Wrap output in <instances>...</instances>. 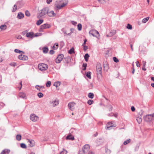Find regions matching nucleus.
Here are the masks:
<instances>
[{"label": "nucleus", "instance_id": "1", "mask_svg": "<svg viewBox=\"0 0 154 154\" xmlns=\"http://www.w3.org/2000/svg\"><path fill=\"white\" fill-rule=\"evenodd\" d=\"M59 104V100L57 98L50 99L48 103L49 105L52 107L58 106Z\"/></svg>", "mask_w": 154, "mask_h": 154}, {"label": "nucleus", "instance_id": "2", "mask_svg": "<svg viewBox=\"0 0 154 154\" xmlns=\"http://www.w3.org/2000/svg\"><path fill=\"white\" fill-rule=\"evenodd\" d=\"M96 69L97 77L100 79L102 76V66L101 64L98 63L96 65Z\"/></svg>", "mask_w": 154, "mask_h": 154}, {"label": "nucleus", "instance_id": "3", "mask_svg": "<svg viewBox=\"0 0 154 154\" xmlns=\"http://www.w3.org/2000/svg\"><path fill=\"white\" fill-rule=\"evenodd\" d=\"M48 11V7L42 9L41 12L38 14L37 17L38 18H40L42 17L45 15L47 14Z\"/></svg>", "mask_w": 154, "mask_h": 154}, {"label": "nucleus", "instance_id": "4", "mask_svg": "<svg viewBox=\"0 0 154 154\" xmlns=\"http://www.w3.org/2000/svg\"><path fill=\"white\" fill-rule=\"evenodd\" d=\"M39 69L42 71H44L46 70L48 68L47 64L42 63L39 64L38 65Z\"/></svg>", "mask_w": 154, "mask_h": 154}, {"label": "nucleus", "instance_id": "5", "mask_svg": "<svg viewBox=\"0 0 154 154\" xmlns=\"http://www.w3.org/2000/svg\"><path fill=\"white\" fill-rule=\"evenodd\" d=\"M154 119V113L147 115L145 117V120L147 122H150Z\"/></svg>", "mask_w": 154, "mask_h": 154}, {"label": "nucleus", "instance_id": "6", "mask_svg": "<svg viewBox=\"0 0 154 154\" xmlns=\"http://www.w3.org/2000/svg\"><path fill=\"white\" fill-rule=\"evenodd\" d=\"M30 119L33 122H36L38 119V117L34 114H32L30 116Z\"/></svg>", "mask_w": 154, "mask_h": 154}, {"label": "nucleus", "instance_id": "7", "mask_svg": "<svg viewBox=\"0 0 154 154\" xmlns=\"http://www.w3.org/2000/svg\"><path fill=\"white\" fill-rule=\"evenodd\" d=\"M62 3L61 5H57L56 7L58 9H60L64 7L66 5L68 2V0H62Z\"/></svg>", "mask_w": 154, "mask_h": 154}, {"label": "nucleus", "instance_id": "8", "mask_svg": "<svg viewBox=\"0 0 154 154\" xmlns=\"http://www.w3.org/2000/svg\"><path fill=\"white\" fill-rule=\"evenodd\" d=\"M113 122H109L107 123L106 126V129H110V128L111 127H115L116 126V125L115 123H113Z\"/></svg>", "mask_w": 154, "mask_h": 154}, {"label": "nucleus", "instance_id": "9", "mask_svg": "<svg viewBox=\"0 0 154 154\" xmlns=\"http://www.w3.org/2000/svg\"><path fill=\"white\" fill-rule=\"evenodd\" d=\"M27 141L29 147H32L35 145V143L33 140L27 139Z\"/></svg>", "mask_w": 154, "mask_h": 154}, {"label": "nucleus", "instance_id": "10", "mask_svg": "<svg viewBox=\"0 0 154 154\" xmlns=\"http://www.w3.org/2000/svg\"><path fill=\"white\" fill-rule=\"evenodd\" d=\"M90 149V146L89 145H85L83 148V151H82L84 152V154L85 153H87L88 152V150Z\"/></svg>", "mask_w": 154, "mask_h": 154}, {"label": "nucleus", "instance_id": "11", "mask_svg": "<svg viewBox=\"0 0 154 154\" xmlns=\"http://www.w3.org/2000/svg\"><path fill=\"white\" fill-rule=\"evenodd\" d=\"M63 57V55L62 54L59 55L56 60V62L57 63H59L62 60Z\"/></svg>", "mask_w": 154, "mask_h": 154}, {"label": "nucleus", "instance_id": "12", "mask_svg": "<svg viewBox=\"0 0 154 154\" xmlns=\"http://www.w3.org/2000/svg\"><path fill=\"white\" fill-rule=\"evenodd\" d=\"M48 15L50 17H54L56 15V14H55L53 11H50L49 9V8H48V11L47 13Z\"/></svg>", "mask_w": 154, "mask_h": 154}, {"label": "nucleus", "instance_id": "13", "mask_svg": "<svg viewBox=\"0 0 154 154\" xmlns=\"http://www.w3.org/2000/svg\"><path fill=\"white\" fill-rule=\"evenodd\" d=\"M116 31L115 29H109L108 34L106 35L107 36H111L114 35L116 33Z\"/></svg>", "mask_w": 154, "mask_h": 154}, {"label": "nucleus", "instance_id": "14", "mask_svg": "<svg viewBox=\"0 0 154 154\" xmlns=\"http://www.w3.org/2000/svg\"><path fill=\"white\" fill-rule=\"evenodd\" d=\"M89 34L93 36H96L99 34V32L96 29H91L89 32Z\"/></svg>", "mask_w": 154, "mask_h": 154}, {"label": "nucleus", "instance_id": "15", "mask_svg": "<svg viewBox=\"0 0 154 154\" xmlns=\"http://www.w3.org/2000/svg\"><path fill=\"white\" fill-rule=\"evenodd\" d=\"M75 104L74 103L71 102L69 103V109L71 110H73L75 108Z\"/></svg>", "mask_w": 154, "mask_h": 154}, {"label": "nucleus", "instance_id": "16", "mask_svg": "<svg viewBox=\"0 0 154 154\" xmlns=\"http://www.w3.org/2000/svg\"><path fill=\"white\" fill-rule=\"evenodd\" d=\"M18 58L19 59L23 60H28L27 56L23 54H21L19 56Z\"/></svg>", "mask_w": 154, "mask_h": 154}, {"label": "nucleus", "instance_id": "17", "mask_svg": "<svg viewBox=\"0 0 154 154\" xmlns=\"http://www.w3.org/2000/svg\"><path fill=\"white\" fill-rule=\"evenodd\" d=\"M51 28V25L48 24H45L41 26L40 29H47Z\"/></svg>", "mask_w": 154, "mask_h": 154}, {"label": "nucleus", "instance_id": "18", "mask_svg": "<svg viewBox=\"0 0 154 154\" xmlns=\"http://www.w3.org/2000/svg\"><path fill=\"white\" fill-rule=\"evenodd\" d=\"M66 140H73L74 139V137L72 134H69L66 137Z\"/></svg>", "mask_w": 154, "mask_h": 154}, {"label": "nucleus", "instance_id": "19", "mask_svg": "<svg viewBox=\"0 0 154 154\" xmlns=\"http://www.w3.org/2000/svg\"><path fill=\"white\" fill-rule=\"evenodd\" d=\"M63 32L65 34L70 35L72 32V29H63Z\"/></svg>", "mask_w": 154, "mask_h": 154}, {"label": "nucleus", "instance_id": "20", "mask_svg": "<svg viewBox=\"0 0 154 154\" xmlns=\"http://www.w3.org/2000/svg\"><path fill=\"white\" fill-rule=\"evenodd\" d=\"M19 96L20 97L24 99H26L27 98L26 94L23 92H21L19 94Z\"/></svg>", "mask_w": 154, "mask_h": 154}, {"label": "nucleus", "instance_id": "21", "mask_svg": "<svg viewBox=\"0 0 154 154\" xmlns=\"http://www.w3.org/2000/svg\"><path fill=\"white\" fill-rule=\"evenodd\" d=\"M26 36L27 37L31 38L34 36L33 35V33L32 32L27 33L26 34Z\"/></svg>", "mask_w": 154, "mask_h": 154}, {"label": "nucleus", "instance_id": "22", "mask_svg": "<svg viewBox=\"0 0 154 154\" xmlns=\"http://www.w3.org/2000/svg\"><path fill=\"white\" fill-rule=\"evenodd\" d=\"M10 152V150L9 149H5L3 150L0 154H5L6 153H9Z\"/></svg>", "mask_w": 154, "mask_h": 154}, {"label": "nucleus", "instance_id": "23", "mask_svg": "<svg viewBox=\"0 0 154 154\" xmlns=\"http://www.w3.org/2000/svg\"><path fill=\"white\" fill-rule=\"evenodd\" d=\"M24 17V15L21 12H19L18 13L17 15V18L18 19H20L23 18Z\"/></svg>", "mask_w": 154, "mask_h": 154}, {"label": "nucleus", "instance_id": "24", "mask_svg": "<svg viewBox=\"0 0 154 154\" xmlns=\"http://www.w3.org/2000/svg\"><path fill=\"white\" fill-rule=\"evenodd\" d=\"M61 84V82H60L57 81L55 82L54 84L53 85L56 87V88H57L58 87L60 86Z\"/></svg>", "mask_w": 154, "mask_h": 154}, {"label": "nucleus", "instance_id": "25", "mask_svg": "<svg viewBox=\"0 0 154 154\" xmlns=\"http://www.w3.org/2000/svg\"><path fill=\"white\" fill-rule=\"evenodd\" d=\"M117 114L116 113H111L108 114V116H114L116 118L117 116Z\"/></svg>", "mask_w": 154, "mask_h": 154}, {"label": "nucleus", "instance_id": "26", "mask_svg": "<svg viewBox=\"0 0 154 154\" xmlns=\"http://www.w3.org/2000/svg\"><path fill=\"white\" fill-rule=\"evenodd\" d=\"M137 121L139 124H140L142 121L141 117L139 116L137 117L136 119Z\"/></svg>", "mask_w": 154, "mask_h": 154}, {"label": "nucleus", "instance_id": "27", "mask_svg": "<svg viewBox=\"0 0 154 154\" xmlns=\"http://www.w3.org/2000/svg\"><path fill=\"white\" fill-rule=\"evenodd\" d=\"M58 47V44L57 43H55L53 47V49L54 50H56Z\"/></svg>", "mask_w": 154, "mask_h": 154}, {"label": "nucleus", "instance_id": "28", "mask_svg": "<svg viewBox=\"0 0 154 154\" xmlns=\"http://www.w3.org/2000/svg\"><path fill=\"white\" fill-rule=\"evenodd\" d=\"M91 73L90 72H88L86 74V76L89 79H91Z\"/></svg>", "mask_w": 154, "mask_h": 154}, {"label": "nucleus", "instance_id": "29", "mask_svg": "<svg viewBox=\"0 0 154 154\" xmlns=\"http://www.w3.org/2000/svg\"><path fill=\"white\" fill-rule=\"evenodd\" d=\"M67 151L63 149L61 151L59 154H67Z\"/></svg>", "mask_w": 154, "mask_h": 154}, {"label": "nucleus", "instance_id": "30", "mask_svg": "<svg viewBox=\"0 0 154 154\" xmlns=\"http://www.w3.org/2000/svg\"><path fill=\"white\" fill-rule=\"evenodd\" d=\"M16 138L17 140L20 141L21 139V136L20 134H17L16 136Z\"/></svg>", "mask_w": 154, "mask_h": 154}, {"label": "nucleus", "instance_id": "31", "mask_svg": "<svg viewBox=\"0 0 154 154\" xmlns=\"http://www.w3.org/2000/svg\"><path fill=\"white\" fill-rule=\"evenodd\" d=\"M89 57V56L88 54H86L85 55L84 58L86 61H88Z\"/></svg>", "mask_w": 154, "mask_h": 154}, {"label": "nucleus", "instance_id": "32", "mask_svg": "<svg viewBox=\"0 0 154 154\" xmlns=\"http://www.w3.org/2000/svg\"><path fill=\"white\" fill-rule=\"evenodd\" d=\"M149 17H147L143 19L142 22L143 23H146L149 19Z\"/></svg>", "mask_w": 154, "mask_h": 154}, {"label": "nucleus", "instance_id": "33", "mask_svg": "<svg viewBox=\"0 0 154 154\" xmlns=\"http://www.w3.org/2000/svg\"><path fill=\"white\" fill-rule=\"evenodd\" d=\"M94 95L92 93H89L88 94V97L90 98H91V99L93 98L94 97Z\"/></svg>", "mask_w": 154, "mask_h": 154}, {"label": "nucleus", "instance_id": "34", "mask_svg": "<svg viewBox=\"0 0 154 154\" xmlns=\"http://www.w3.org/2000/svg\"><path fill=\"white\" fill-rule=\"evenodd\" d=\"M51 85V82L49 81L47 82L46 83V86L47 87H49Z\"/></svg>", "mask_w": 154, "mask_h": 154}, {"label": "nucleus", "instance_id": "35", "mask_svg": "<svg viewBox=\"0 0 154 154\" xmlns=\"http://www.w3.org/2000/svg\"><path fill=\"white\" fill-rule=\"evenodd\" d=\"M43 52L45 53H46L48 52V48H43Z\"/></svg>", "mask_w": 154, "mask_h": 154}, {"label": "nucleus", "instance_id": "36", "mask_svg": "<svg viewBox=\"0 0 154 154\" xmlns=\"http://www.w3.org/2000/svg\"><path fill=\"white\" fill-rule=\"evenodd\" d=\"M43 22V20H39L37 21L36 24L38 25H40Z\"/></svg>", "mask_w": 154, "mask_h": 154}, {"label": "nucleus", "instance_id": "37", "mask_svg": "<svg viewBox=\"0 0 154 154\" xmlns=\"http://www.w3.org/2000/svg\"><path fill=\"white\" fill-rule=\"evenodd\" d=\"M74 52V48H71L68 51V53L69 54H72V53H73Z\"/></svg>", "mask_w": 154, "mask_h": 154}, {"label": "nucleus", "instance_id": "38", "mask_svg": "<svg viewBox=\"0 0 154 154\" xmlns=\"http://www.w3.org/2000/svg\"><path fill=\"white\" fill-rule=\"evenodd\" d=\"M131 140L130 139H128L126 140V141H125L124 142V144L125 145H126L128 143H129L130 142Z\"/></svg>", "mask_w": 154, "mask_h": 154}, {"label": "nucleus", "instance_id": "39", "mask_svg": "<svg viewBox=\"0 0 154 154\" xmlns=\"http://www.w3.org/2000/svg\"><path fill=\"white\" fill-rule=\"evenodd\" d=\"M14 51L17 53H24V52L23 51H21L18 49H16L14 50Z\"/></svg>", "mask_w": 154, "mask_h": 154}, {"label": "nucleus", "instance_id": "40", "mask_svg": "<svg viewBox=\"0 0 154 154\" xmlns=\"http://www.w3.org/2000/svg\"><path fill=\"white\" fill-rule=\"evenodd\" d=\"M43 87L42 86H40L39 85H36L35 86V88L37 89V90L40 91V89L42 88Z\"/></svg>", "mask_w": 154, "mask_h": 154}, {"label": "nucleus", "instance_id": "41", "mask_svg": "<svg viewBox=\"0 0 154 154\" xmlns=\"http://www.w3.org/2000/svg\"><path fill=\"white\" fill-rule=\"evenodd\" d=\"M20 146L23 148H26V145L24 143H21L20 144Z\"/></svg>", "mask_w": 154, "mask_h": 154}, {"label": "nucleus", "instance_id": "42", "mask_svg": "<svg viewBox=\"0 0 154 154\" xmlns=\"http://www.w3.org/2000/svg\"><path fill=\"white\" fill-rule=\"evenodd\" d=\"M38 96L39 98H41L43 96V94L42 93L40 92L38 93Z\"/></svg>", "mask_w": 154, "mask_h": 154}, {"label": "nucleus", "instance_id": "43", "mask_svg": "<svg viewBox=\"0 0 154 154\" xmlns=\"http://www.w3.org/2000/svg\"><path fill=\"white\" fill-rule=\"evenodd\" d=\"M93 103V101L92 100H90L88 101V103L90 105L92 104Z\"/></svg>", "mask_w": 154, "mask_h": 154}, {"label": "nucleus", "instance_id": "44", "mask_svg": "<svg viewBox=\"0 0 154 154\" xmlns=\"http://www.w3.org/2000/svg\"><path fill=\"white\" fill-rule=\"evenodd\" d=\"M25 15L27 17H29L30 15V13L28 11H25Z\"/></svg>", "mask_w": 154, "mask_h": 154}, {"label": "nucleus", "instance_id": "45", "mask_svg": "<svg viewBox=\"0 0 154 154\" xmlns=\"http://www.w3.org/2000/svg\"><path fill=\"white\" fill-rule=\"evenodd\" d=\"M126 28L127 29H132V26L131 24H128L126 26Z\"/></svg>", "mask_w": 154, "mask_h": 154}, {"label": "nucleus", "instance_id": "46", "mask_svg": "<svg viewBox=\"0 0 154 154\" xmlns=\"http://www.w3.org/2000/svg\"><path fill=\"white\" fill-rule=\"evenodd\" d=\"M17 6L16 5H14V7L12 10V12H14L16 11L17 9Z\"/></svg>", "mask_w": 154, "mask_h": 154}, {"label": "nucleus", "instance_id": "47", "mask_svg": "<svg viewBox=\"0 0 154 154\" xmlns=\"http://www.w3.org/2000/svg\"><path fill=\"white\" fill-rule=\"evenodd\" d=\"M42 35V33H41L38 32L35 34V35H34V36L37 37V36H39Z\"/></svg>", "mask_w": 154, "mask_h": 154}, {"label": "nucleus", "instance_id": "48", "mask_svg": "<svg viewBox=\"0 0 154 154\" xmlns=\"http://www.w3.org/2000/svg\"><path fill=\"white\" fill-rule=\"evenodd\" d=\"M5 28V29L6 28V26L5 25H2L0 26V29H3V28Z\"/></svg>", "mask_w": 154, "mask_h": 154}, {"label": "nucleus", "instance_id": "49", "mask_svg": "<svg viewBox=\"0 0 154 154\" xmlns=\"http://www.w3.org/2000/svg\"><path fill=\"white\" fill-rule=\"evenodd\" d=\"M82 25L80 23H79L77 25L78 29H82Z\"/></svg>", "mask_w": 154, "mask_h": 154}, {"label": "nucleus", "instance_id": "50", "mask_svg": "<svg viewBox=\"0 0 154 154\" xmlns=\"http://www.w3.org/2000/svg\"><path fill=\"white\" fill-rule=\"evenodd\" d=\"M113 60L116 63H117L119 62L118 59L116 57H114L113 58Z\"/></svg>", "mask_w": 154, "mask_h": 154}, {"label": "nucleus", "instance_id": "51", "mask_svg": "<svg viewBox=\"0 0 154 154\" xmlns=\"http://www.w3.org/2000/svg\"><path fill=\"white\" fill-rule=\"evenodd\" d=\"M71 23L72 24L74 25H76L77 24V23L76 22L74 21H71Z\"/></svg>", "mask_w": 154, "mask_h": 154}, {"label": "nucleus", "instance_id": "52", "mask_svg": "<svg viewBox=\"0 0 154 154\" xmlns=\"http://www.w3.org/2000/svg\"><path fill=\"white\" fill-rule=\"evenodd\" d=\"M136 66L138 67H140V65L139 64V63L138 61H137L136 62Z\"/></svg>", "mask_w": 154, "mask_h": 154}, {"label": "nucleus", "instance_id": "53", "mask_svg": "<svg viewBox=\"0 0 154 154\" xmlns=\"http://www.w3.org/2000/svg\"><path fill=\"white\" fill-rule=\"evenodd\" d=\"M83 66L85 67V69H83V70H85L86 68V67L87 66V64L83 63L82 65Z\"/></svg>", "mask_w": 154, "mask_h": 154}, {"label": "nucleus", "instance_id": "54", "mask_svg": "<svg viewBox=\"0 0 154 154\" xmlns=\"http://www.w3.org/2000/svg\"><path fill=\"white\" fill-rule=\"evenodd\" d=\"M131 109L132 111L133 112H134L135 110V108L133 106H132L131 107Z\"/></svg>", "mask_w": 154, "mask_h": 154}, {"label": "nucleus", "instance_id": "55", "mask_svg": "<svg viewBox=\"0 0 154 154\" xmlns=\"http://www.w3.org/2000/svg\"><path fill=\"white\" fill-rule=\"evenodd\" d=\"M52 1V0H47L46 2L48 4H49Z\"/></svg>", "mask_w": 154, "mask_h": 154}, {"label": "nucleus", "instance_id": "56", "mask_svg": "<svg viewBox=\"0 0 154 154\" xmlns=\"http://www.w3.org/2000/svg\"><path fill=\"white\" fill-rule=\"evenodd\" d=\"M83 46L84 47V50L85 51L88 49L87 47L85 45H83Z\"/></svg>", "mask_w": 154, "mask_h": 154}, {"label": "nucleus", "instance_id": "57", "mask_svg": "<svg viewBox=\"0 0 154 154\" xmlns=\"http://www.w3.org/2000/svg\"><path fill=\"white\" fill-rule=\"evenodd\" d=\"M54 53V51L52 50L50 51V53L51 54H53Z\"/></svg>", "mask_w": 154, "mask_h": 154}, {"label": "nucleus", "instance_id": "58", "mask_svg": "<svg viewBox=\"0 0 154 154\" xmlns=\"http://www.w3.org/2000/svg\"><path fill=\"white\" fill-rule=\"evenodd\" d=\"M143 65L144 66H145L146 65V62L145 61H143Z\"/></svg>", "mask_w": 154, "mask_h": 154}, {"label": "nucleus", "instance_id": "59", "mask_svg": "<svg viewBox=\"0 0 154 154\" xmlns=\"http://www.w3.org/2000/svg\"><path fill=\"white\" fill-rule=\"evenodd\" d=\"M88 154H94V153L91 151H89L88 152Z\"/></svg>", "mask_w": 154, "mask_h": 154}, {"label": "nucleus", "instance_id": "60", "mask_svg": "<svg viewBox=\"0 0 154 154\" xmlns=\"http://www.w3.org/2000/svg\"><path fill=\"white\" fill-rule=\"evenodd\" d=\"M151 86L152 87H153V88H154V83H151Z\"/></svg>", "mask_w": 154, "mask_h": 154}, {"label": "nucleus", "instance_id": "61", "mask_svg": "<svg viewBox=\"0 0 154 154\" xmlns=\"http://www.w3.org/2000/svg\"><path fill=\"white\" fill-rule=\"evenodd\" d=\"M20 85H21V86H20V88H19V90H20L21 89V88L22 85L21 82L20 83Z\"/></svg>", "mask_w": 154, "mask_h": 154}, {"label": "nucleus", "instance_id": "62", "mask_svg": "<svg viewBox=\"0 0 154 154\" xmlns=\"http://www.w3.org/2000/svg\"><path fill=\"white\" fill-rule=\"evenodd\" d=\"M151 80L154 82V77H152L151 78Z\"/></svg>", "mask_w": 154, "mask_h": 154}, {"label": "nucleus", "instance_id": "63", "mask_svg": "<svg viewBox=\"0 0 154 154\" xmlns=\"http://www.w3.org/2000/svg\"><path fill=\"white\" fill-rule=\"evenodd\" d=\"M3 61V60L2 58H0V63L2 62Z\"/></svg>", "mask_w": 154, "mask_h": 154}, {"label": "nucleus", "instance_id": "64", "mask_svg": "<svg viewBox=\"0 0 154 154\" xmlns=\"http://www.w3.org/2000/svg\"><path fill=\"white\" fill-rule=\"evenodd\" d=\"M30 154H35V153L33 152H31Z\"/></svg>", "mask_w": 154, "mask_h": 154}]
</instances>
